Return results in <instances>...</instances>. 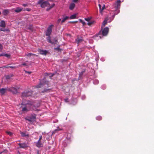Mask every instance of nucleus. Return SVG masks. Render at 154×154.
<instances>
[{
	"label": "nucleus",
	"instance_id": "nucleus-1",
	"mask_svg": "<svg viewBox=\"0 0 154 154\" xmlns=\"http://www.w3.org/2000/svg\"><path fill=\"white\" fill-rule=\"evenodd\" d=\"M37 4L40 5L41 7L42 8H44L46 7H48L46 9L47 11H49L55 5L54 3L50 4L48 1H45L44 0H39Z\"/></svg>",
	"mask_w": 154,
	"mask_h": 154
},
{
	"label": "nucleus",
	"instance_id": "nucleus-2",
	"mask_svg": "<svg viewBox=\"0 0 154 154\" xmlns=\"http://www.w3.org/2000/svg\"><path fill=\"white\" fill-rule=\"evenodd\" d=\"M120 3L121 1L120 0H118L113 5V7L112 8V9H114V10H113V11H114V15L112 17L111 20L109 21V22H110L112 20L114 19L115 15L119 13Z\"/></svg>",
	"mask_w": 154,
	"mask_h": 154
},
{
	"label": "nucleus",
	"instance_id": "nucleus-3",
	"mask_svg": "<svg viewBox=\"0 0 154 154\" xmlns=\"http://www.w3.org/2000/svg\"><path fill=\"white\" fill-rule=\"evenodd\" d=\"M54 25L52 24L50 25L48 27L46 31L45 32V35L46 36H48L47 38V41L51 44H56L57 42V40H55L54 42H53L51 41V37L50 35L51 34L52 32V29Z\"/></svg>",
	"mask_w": 154,
	"mask_h": 154
},
{
	"label": "nucleus",
	"instance_id": "nucleus-4",
	"mask_svg": "<svg viewBox=\"0 0 154 154\" xmlns=\"http://www.w3.org/2000/svg\"><path fill=\"white\" fill-rule=\"evenodd\" d=\"M25 104L26 106L22 109V111L24 112H26L31 109L32 108L33 105V102L32 101H28Z\"/></svg>",
	"mask_w": 154,
	"mask_h": 154
},
{
	"label": "nucleus",
	"instance_id": "nucleus-5",
	"mask_svg": "<svg viewBox=\"0 0 154 154\" xmlns=\"http://www.w3.org/2000/svg\"><path fill=\"white\" fill-rule=\"evenodd\" d=\"M48 82L46 81L45 78L43 79L40 82V83L37 85L36 87L37 88H40L43 85L48 84Z\"/></svg>",
	"mask_w": 154,
	"mask_h": 154
},
{
	"label": "nucleus",
	"instance_id": "nucleus-6",
	"mask_svg": "<svg viewBox=\"0 0 154 154\" xmlns=\"http://www.w3.org/2000/svg\"><path fill=\"white\" fill-rule=\"evenodd\" d=\"M32 94V92L31 91H24L23 92L22 94V97H24L30 96Z\"/></svg>",
	"mask_w": 154,
	"mask_h": 154
},
{
	"label": "nucleus",
	"instance_id": "nucleus-7",
	"mask_svg": "<svg viewBox=\"0 0 154 154\" xmlns=\"http://www.w3.org/2000/svg\"><path fill=\"white\" fill-rule=\"evenodd\" d=\"M109 29L108 27H106L102 30V33L103 36H105L107 35Z\"/></svg>",
	"mask_w": 154,
	"mask_h": 154
},
{
	"label": "nucleus",
	"instance_id": "nucleus-8",
	"mask_svg": "<svg viewBox=\"0 0 154 154\" xmlns=\"http://www.w3.org/2000/svg\"><path fill=\"white\" fill-rule=\"evenodd\" d=\"M7 90L13 93L14 94L17 93V89L14 87H11L10 88H8Z\"/></svg>",
	"mask_w": 154,
	"mask_h": 154
},
{
	"label": "nucleus",
	"instance_id": "nucleus-9",
	"mask_svg": "<svg viewBox=\"0 0 154 154\" xmlns=\"http://www.w3.org/2000/svg\"><path fill=\"white\" fill-rule=\"evenodd\" d=\"M99 7L100 9V12L101 13L103 11V10L105 9V5L103 4H99Z\"/></svg>",
	"mask_w": 154,
	"mask_h": 154
},
{
	"label": "nucleus",
	"instance_id": "nucleus-10",
	"mask_svg": "<svg viewBox=\"0 0 154 154\" xmlns=\"http://www.w3.org/2000/svg\"><path fill=\"white\" fill-rule=\"evenodd\" d=\"M38 51L39 54L43 55H46L47 53V51L45 50H43L41 49H38Z\"/></svg>",
	"mask_w": 154,
	"mask_h": 154
},
{
	"label": "nucleus",
	"instance_id": "nucleus-11",
	"mask_svg": "<svg viewBox=\"0 0 154 154\" xmlns=\"http://www.w3.org/2000/svg\"><path fill=\"white\" fill-rule=\"evenodd\" d=\"M18 145L21 148H24L28 146L27 144L25 143H19Z\"/></svg>",
	"mask_w": 154,
	"mask_h": 154
},
{
	"label": "nucleus",
	"instance_id": "nucleus-12",
	"mask_svg": "<svg viewBox=\"0 0 154 154\" xmlns=\"http://www.w3.org/2000/svg\"><path fill=\"white\" fill-rule=\"evenodd\" d=\"M75 6V4L73 3H71L69 6V8L70 10H72L73 9Z\"/></svg>",
	"mask_w": 154,
	"mask_h": 154
},
{
	"label": "nucleus",
	"instance_id": "nucleus-13",
	"mask_svg": "<svg viewBox=\"0 0 154 154\" xmlns=\"http://www.w3.org/2000/svg\"><path fill=\"white\" fill-rule=\"evenodd\" d=\"M6 89L2 88L0 89V94L2 95L4 94L6 91Z\"/></svg>",
	"mask_w": 154,
	"mask_h": 154
},
{
	"label": "nucleus",
	"instance_id": "nucleus-14",
	"mask_svg": "<svg viewBox=\"0 0 154 154\" xmlns=\"http://www.w3.org/2000/svg\"><path fill=\"white\" fill-rule=\"evenodd\" d=\"M43 144L41 143L40 141H38L36 143V146L39 148L42 146Z\"/></svg>",
	"mask_w": 154,
	"mask_h": 154
},
{
	"label": "nucleus",
	"instance_id": "nucleus-15",
	"mask_svg": "<svg viewBox=\"0 0 154 154\" xmlns=\"http://www.w3.org/2000/svg\"><path fill=\"white\" fill-rule=\"evenodd\" d=\"M22 10L23 8H22L17 7L16 8V9L14 10V11L16 13H19Z\"/></svg>",
	"mask_w": 154,
	"mask_h": 154
},
{
	"label": "nucleus",
	"instance_id": "nucleus-16",
	"mask_svg": "<svg viewBox=\"0 0 154 154\" xmlns=\"http://www.w3.org/2000/svg\"><path fill=\"white\" fill-rule=\"evenodd\" d=\"M5 23L4 20H1L0 23V26L1 27H5Z\"/></svg>",
	"mask_w": 154,
	"mask_h": 154
},
{
	"label": "nucleus",
	"instance_id": "nucleus-17",
	"mask_svg": "<svg viewBox=\"0 0 154 154\" xmlns=\"http://www.w3.org/2000/svg\"><path fill=\"white\" fill-rule=\"evenodd\" d=\"M9 13V10L8 9H5L3 10L2 13L4 15H6Z\"/></svg>",
	"mask_w": 154,
	"mask_h": 154
},
{
	"label": "nucleus",
	"instance_id": "nucleus-18",
	"mask_svg": "<svg viewBox=\"0 0 154 154\" xmlns=\"http://www.w3.org/2000/svg\"><path fill=\"white\" fill-rule=\"evenodd\" d=\"M69 17L68 16H66L65 17H64L62 19L61 21V23H62L64 22L66 20L68 19L69 18Z\"/></svg>",
	"mask_w": 154,
	"mask_h": 154
},
{
	"label": "nucleus",
	"instance_id": "nucleus-19",
	"mask_svg": "<svg viewBox=\"0 0 154 154\" xmlns=\"http://www.w3.org/2000/svg\"><path fill=\"white\" fill-rule=\"evenodd\" d=\"M77 15V14H74L73 15H71L69 18L71 19H74L76 18V16Z\"/></svg>",
	"mask_w": 154,
	"mask_h": 154
},
{
	"label": "nucleus",
	"instance_id": "nucleus-20",
	"mask_svg": "<svg viewBox=\"0 0 154 154\" xmlns=\"http://www.w3.org/2000/svg\"><path fill=\"white\" fill-rule=\"evenodd\" d=\"M107 19H106L103 23L102 27H104L107 24Z\"/></svg>",
	"mask_w": 154,
	"mask_h": 154
},
{
	"label": "nucleus",
	"instance_id": "nucleus-21",
	"mask_svg": "<svg viewBox=\"0 0 154 154\" xmlns=\"http://www.w3.org/2000/svg\"><path fill=\"white\" fill-rule=\"evenodd\" d=\"M25 55L28 57H30L31 56L36 55L35 54L32 53H28L27 54H26Z\"/></svg>",
	"mask_w": 154,
	"mask_h": 154
},
{
	"label": "nucleus",
	"instance_id": "nucleus-22",
	"mask_svg": "<svg viewBox=\"0 0 154 154\" xmlns=\"http://www.w3.org/2000/svg\"><path fill=\"white\" fill-rule=\"evenodd\" d=\"M82 39L81 38H78L76 40V41L77 42L78 44H79V42L82 41Z\"/></svg>",
	"mask_w": 154,
	"mask_h": 154
},
{
	"label": "nucleus",
	"instance_id": "nucleus-23",
	"mask_svg": "<svg viewBox=\"0 0 154 154\" xmlns=\"http://www.w3.org/2000/svg\"><path fill=\"white\" fill-rule=\"evenodd\" d=\"M79 21L82 24L83 26H84L85 25V22L84 21H83L81 19H79Z\"/></svg>",
	"mask_w": 154,
	"mask_h": 154
},
{
	"label": "nucleus",
	"instance_id": "nucleus-24",
	"mask_svg": "<svg viewBox=\"0 0 154 154\" xmlns=\"http://www.w3.org/2000/svg\"><path fill=\"white\" fill-rule=\"evenodd\" d=\"M20 134L21 135V136L23 137H25L28 136V135H26L25 133L23 132H21Z\"/></svg>",
	"mask_w": 154,
	"mask_h": 154
},
{
	"label": "nucleus",
	"instance_id": "nucleus-25",
	"mask_svg": "<svg viewBox=\"0 0 154 154\" xmlns=\"http://www.w3.org/2000/svg\"><path fill=\"white\" fill-rule=\"evenodd\" d=\"M102 119V117L101 116H99L96 117V119L97 120H101Z\"/></svg>",
	"mask_w": 154,
	"mask_h": 154
},
{
	"label": "nucleus",
	"instance_id": "nucleus-26",
	"mask_svg": "<svg viewBox=\"0 0 154 154\" xmlns=\"http://www.w3.org/2000/svg\"><path fill=\"white\" fill-rule=\"evenodd\" d=\"M98 81L96 79L94 80L93 82L94 84L95 85L98 84Z\"/></svg>",
	"mask_w": 154,
	"mask_h": 154
},
{
	"label": "nucleus",
	"instance_id": "nucleus-27",
	"mask_svg": "<svg viewBox=\"0 0 154 154\" xmlns=\"http://www.w3.org/2000/svg\"><path fill=\"white\" fill-rule=\"evenodd\" d=\"M6 133L7 134H8L10 136H11L12 134V133L10 131H7L6 132Z\"/></svg>",
	"mask_w": 154,
	"mask_h": 154
},
{
	"label": "nucleus",
	"instance_id": "nucleus-28",
	"mask_svg": "<svg viewBox=\"0 0 154 154\" xmlns=\"http://www.w3.org/2000/svg\"><path fill=\"white\" fill-rule=\"evenodd\" d=\"M93 23V22L92 21H90V22H88L87 23V24L88 25H91Z\"/></svg>",
	"mask_w": 154,
	"mask_h": 154
},
{
	"label": "nucleus",
	"instance_id": "nucleus-29",
	"mask_svg": "<svg viewBox=\"0 0 154 154\" xmlns=\"http://www.w3.org/2000/svg\"><path fill=\"white\" fill-rule=\"evenodd\" d=\"M6 68H8V67H10V68H16V67L15 66H5Z\"/></svg>",
	"mask_w": 154,
	"mask_h": 154
},
{
	"label": "nucleus",
	"instance_id": "nucleus-30",
	"mask_svg": "<svg viewBox=\"0 0 154 154\" xmlns=\"http://www.w3.org/2000/svg\"><path fill=\"white\" fill-rule=\"evenodd\" d=\"M4 55L8 58H9L10 57V55L8 54H5Z\"/></svg>",
	"mask_w": 154,
	"mask_h": 154
},
{
	"label": "nucleus",
	"instance_id": "nucleus-31",
	"mask_svg": "<svg viewBox=\"0 0 154 154\" xmlns=\"http://www.w3.org/2000/svg\"><path fill=\"white\" fill-rule=\"evenodd\" d=\"M101 88L103 89H105L106 88V86L105 85H103L101 86Z\"/></svg>",
	"mask_w": 154,
	"mask_h": 154
},
{
	"label": "nucleus",
	"instance_id": "nucleus-32",
	"mask_svg": "<svg viewBox=\"0 0 154 154\" xmlns=\"http://www.w3.org/2000/svg\"><path fill=\"white\" fill-rule=\"evenodd\" d=\"M94 38H95V39H96L97 38H101V37L99 35L95 36Z\"/></svg>",
	"mask_w": 154,
	"mask_h": 154
},
{
	"label": "nucleus",
	"instance_id": "nucleus-33",
	"mask_svg": "<svg viewBox=\"0 0 154 154\" xmlns=\"http://www.w3.org/2000/svg\"><path fill=\"white\" fill-rule=\"evenodd\" d=\"M3 49V47L2 45L0 44V51H1Z\"/></svg>",
	"mask_w": 154,
	"mask_h": 154
},
{
	"label": "nucleus",
	"instance_id": "nucleus-34",
	"mask_svg": "<svg viewBox=\"0 0 154 154\" xmlns=\"http://www.w3.org/2000/svg\"><path fill=\"white\" fill-rule=\"evenodd\" d=\"M7 31V30H6L5 29H2V28H0V31H3L5 32V31Z\"/></svg>",
	"mask_w": 154,
	"mask_h": 154
},
{
	"label": "nucleus",
	"instance_id": "nucleus-35",
	"mask_svg": "<svg viewBox=\"0 0 154 154\" xmlns=\"http://www.w3.org/2000/svg\"><path fill=\"white\" fill-rule=\"evenodd\" d=\"M61 20V19L59 18V19H58V20H57V23H59L60 22Z\"/></svg>",
	"mask_w": 154,
	"mask_h": 154
},
{
	"label": "nucleus",
	"instance_id": "nucleus-36",
	"mask_svg": "<svg viewBox=\"0 0 154 154\" xmlns=\"http://www.w3.org/2000/svg\"><path fill=\"white\" fill-rule=\"evenodd\" d=\"M79 0H72V2L75 3H76Z\"/></svg>",
	"mask_w": 154,
	"mask_h": 154
},
{
	"label": "nucleus",
	"instance_id": "nucleus-37",
	"mask_svg": "<svg viewBox=\"0 0 154 154\" xmlns=\"http://www.w3.org/2000/svg\"><path fill=\"white\" fill-rule=\"evenodd\" d=\"M42 136L41 135V136H40V137H39V139L38 140V141H40V140L42 139Z\"/></svg>",
	"mask_w": 154,
	"mask_h": 154
},
{
	"label": "nucleus",
	"instance_id": "nucleus-38",
	"mask_svg": "<svg viewBox=\"0 0 154 154\" xmlns=\"http://www.w3.org/2000/svg\"><path fill=\"white\" fill-rule=\"evenodd\" d=\"M85 19L86 21H89L90 20V19L89 18H85Z\"/></svg>",
	"mask_w": 154,
	"mask_h": 154
},
{
	"label": "nucleus",
	"instance_id": "nucleus-39",
	"mask_svg": "<svg viewBox=\"0 0 154 154\" xmlns=\"http://www.w3.org/2000/svg\"><path fill=\"white\" fill-rule=\"evenodd\" d=\"M82 100H84V99H85V95H83V96H82Z\"/></svg>",
	"mask_w": 154,
	"mask_h": 154
},
{
	"label": "nucleus",
	"instance_id": "nucleus-40",
	"mask_svg": "<svg viewBox=\"0 0 154 154\" xmlns=\"http://www.w3.org/2000/svg\"><path fill=\"white\" fill-rule=\"evenodd\" d=\"M65 142H63V144L64 147L66 146L67 145V144H65Z\"/></svg>",
	"mask_w": 154,
	"mask_h": 154
},
{
	"label": "nucleus",
	"instance_id": "nucleus-41",
	"mask_svg": "<svg viewBox=\"0 0 154 154\" xmlns=\"http://www.w3.org/2000/svg\"><path fill=\"white\" fill-rule=\"evenodd\" d=\"M23 5L24 7H26L27 6V4H23Z\"/></svg>",
	"mask_w": 154,
	"mask_h": 154
},
{
	"label": "nucleus",
	"instance_id": "nucleus-42",
	"mask_svg": "<svg viewBox=\"0 0 154 154\" xmlns=\"http://www.w3.org/2000/svg\"><path fill=\"white\" fill-rule=\"evenodd\" d=\"M65 101L66 102H68V98H66L65 100Z\"/></svg>",
	"mask_w": 154,
	"mask_h": 154
},
{
	"label": "nucleus",
	"instance_id": "nucleus-43",
	"mask_svg": "<svg viewBox=\"0 0 154 154\" xmlns=\"http://www.w3.org/2000/svg\"><path fill=\"white\" fill-rule=\"evenodd\" d=\"M49 76L50 77H52V76H53V75H54V74H52V75H51L50 74H49Z\"/></svg>",
	"mask_w": 154,
	"mask_h": 154
},
{
	"label": "nucleus",
	"instance_id": "nucleus-44",
	"mask_svg": "<svg viewBox=\"0 0 154 154\" xmlns=\"http://www.w3.org/2000/svg\"><path fill=\"white\" fill-rule=\"evenodd\" d=\"M60 130V129H56L54 130V132H56L58 131H59V130Z\"/></svg>",
	"mask_w": 154,
	"mask_h": 154
},
{
	"label": "nucleus",
	"instance_id": "nucleus-45",
	"mask_svg": "<svg viewBox=\"0 0 154 154\" xmlns=\"http://www.w3.org/2000/svg\"><path fill=\"white\" fill-rule=\"evenodd\" d=\"M55 40H56L55 38H54L53 39H52V40H51V41L53 42H54Z\"/></svg>",
	"mask_w": 154,
	"mask_h": 154
},
{
	"label": "nucleus",
	"instance_id": "nucleus-46",
	"mask_svg": "<svg viewBox=\"0 0 154 154\" xmlns=\"http://www.w3.org/2000/svg\"><path fill=\"white\" fill-rule=\"evenodd\" d=\"M59 47H57V48H54V49L55 50H58L59 49Z\"/></svg>",
	"mask_w": 154,
	"mask_h": 154
},
{
	"label": "nucleus",
	"instance_id": "nucleus-47",
	"mask_svg": "<svg viewBox=\"0 0 154 154\" xmlns=\"http://www.w3.org/2000/svg\"><path fill=\"white\" fill-rule=\"evenodd\" d=\"M22 65H23V66H26V63H23Z\"/></svg>",
	"mask_w": 154,
	"mask_h": 154
},
{
	"label": "nucleus",
	"instance_id": "nucleus-48",
	"mask_svg": "<svg viewBox=\"0 0 154 154\" xmlns=\"http://www.w3.org/2000/svg\"><path fill=\"white\" fill-rule=\"evenodd\" d=\"M26 10L27 11H30V10L29 8H26Z\"/></svg>",
	"mask_w": 154,
	"mask_h": 154
},
{
	"label": "nucleus",
	"instance_id": "nucleus-49",
	"mask_svg": "<svg viewBox=\"0 0 154 154\" xmlns=\"http://www.w3.org/2000/svg\"><path fill=\"white\" fill-rule=\"evenodd\" d=\"M26 72L27 73H31V72Z\"/></svg>",
	"mask_w": 154,
	"mask_h": 154
},
{
	"label": "nucleus",
	"instance_id": "nucleus-50",
	"mask_svg": "<svg viewBox=\"0 0 154 154\" xmlns=\"http://www.w3.org/2000/svg\"><path fill=\"white\" fill-rule=\"evenodd\" d=\"M29 29H32L31 26L30 27V28H29Z\"/></svg>",
	"mask_w": 154,
	"mask_h": 154
},
{
	"label": "nucleus",
	"instance_id": "nucleus-51",
	"mask_svg": "<svg viewBox=\"0 0 154 154\" xmlns=\"http://www.w3.org/2000/svg\"><path fill=\"white\" fill-rule=\"evenodd\" d=\"M2 55H3L2 54H1L0 55V56H2Z\"/></svg>",
	"mask_w": 154,
	"mask_h": 154
},
{
	"label": "nucleus",
	"instance_id": "nucleus-52",
	"mask_svg": "<svg viewBox=\"0 0 154 154\" xmlns=\"http://www.w3.org/2000/svg\"><path fill=\"white\" fill-rule=\"evenodd\" d=\"M8 76H7L6 77V78H7V79H8Z\"/></svg>",
	"mask_w": 154,
	"mask_h": 154
},
{
	"label": "nucleus",
	"instance_id": "nucleus-53",
	"mask_svg": "<svg viewBox=\"0 0 154 154\" xmlns=\"http://www.w3.org/2000/svg\"><path fill=\"white\" fill-rule=\"evenodd\" d=\"M77 22V21H76V22ZM72 23H75V22H76L75 21H73V22H72Z\"/></svg>",
	"mask_w": 154,
	"mask_h": 154
},
{
	"label": "nucleus",
	"instance_id": "nucleus-54",
	"mask_svg": "<svg viewBox=\"0 0 154 154\" xmlns=\"http://www.w3.org/2000/svg\"><path fill=\"white\" fill-rule=\"evenodd\" d=\"M45 74V75H46V74H47V75H48V73H46Z\"/></svg>",
	"mask_w": 154,
	"mask_h": 154
},
{
	"label": "nucleus",
	"instance_id": "nucleus-55",
	"mask_svg": "<svg viewBox=\"0 0 154 154\" xmlns=\"http://www.w3.org/2000/svg\"><path fill=\"white\" fill-rule=\"evenodd\" d=\"M28 120L29 121H30V120H29V119H28Z\"/></svg>",
	"mask_w": 154,
	"mask_h": 154
},
{
	"label": "nucleus",
	"instance_id": "nucleus-56",
	"mask_svg": "<svg viewBox=\"0 0 154 154\" xmlns=\"http://www.w3.org/2000/svg\"><path fill=\"white\" fill-rule=\"evenodd\" d=\"M1 14V12L0 11V15Z\"/></svg>",
	"mask_w": 154,
	"mask_h": 154
}]
</instances>
